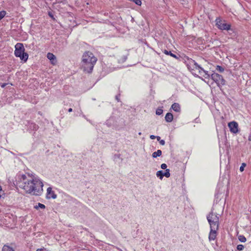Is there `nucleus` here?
<instances>
[{"instance_id":"9b49d317","label":"nucleus","mask_w":251,"mask_h":251,"mask_svg":"<svg viewBox=\"0 0 251 251\" xmlns=\"http://www.w3.org/2000/svg\"><path fill=\"white\" fill-rule=\"evenodd\" d=\"M195 60L192 59H188L186 65L190 71L194 70Z\"/></svg>"},{"instance_id":"412c9836","label":"nucleus","mask_w":251,"mask_h":251,"mask_svg":"<svg viewBox=\"0 0 251 251\" xmlns=\"http://www.w3.org/2000/svg\"><path fill=\"white\" fill-rule=\"evenodd\" d=\"M238 239L241 242H245L246 241V237L242 235H240L238 236Z\"/></svg>"},{"instance_id":"423d86ee","label":"nucleus","mask_w":251,"mask_h":251,"mask_svg":"<svg viewBox=\"0 0 251 251\" xmlns=\"http://www.w3.org/2000/svg\"><path fill=\"white\" fill-rule=\"evenodd\" d=\"M27 177L25 174H18L15 177V183L14 184L22 188L24 184L27 181Z\"/></svg>"},{"instance_id":"6e6552de","label":"nucleus","mask_w":251,"mask_h":251,"mask_svg":"<svg viewBox=\"0 0 251 251\" xmlns=\"http://www.w3.org/2000/svg\"><path fill=\"white\" fill-rule=\"evenodd\" d=\"M228 126L231 132L233 133H237L238 132V125L236 122L232 121L229 122L228 124Z\"/></svg>"},{"instance_id":"aec40b11","label":"nucleus","mask_w":251,"mask_h":251,"mask_svg":"<svg viewBox=\"0 0 251 251\" xmlns=\"http://www.w3.org/2000/svg\"><path fill=\"white\" fill-rule=\"evenodd\" d=\"M45 205L41 203H38V205H36L34 206V208L36 209H38L39 208H40L41 209H45Z\"/></svg>"},{"instance_id":"4468645a","label":"nucleus","mask_w":251,"mask_h":251,"mask_svg":"<svg viewBox=\"0 0 251 251\" xmlns=\"http://www.w3.org/2000/svg\"><path fill=\"white\" fill-rule=\"evenodd\" d=\"M171 108L176 112L180 111V106L178 103H174L172 105Z\"/></svg>"},{"instance_id":"20e7f679","label":"nucleus","mask_w":251,"mask_h":251,"mask_svg":"<svg viewBox=\"0 0 251 251\" xmlns=\"http://www.w3.org/2000/svg\"><path fill=\"white\" fill-rule=\"evenodd\" d=\"M206 218L210 227H216V229H219L220 225L219 217L216 213L213 212L212 209L207 215Z\"/></svg>"},{"instance_id":"dca6fc26","label":"nucleus","mask_w":251,"mask_h":251,"mask_svg":"<svg viewBox=\"0 0 251 251\" xmlns=\"http://www.w3.org/2000/svg\"><path fill=\"white\" fill-rule=\"evenodd\" d=\"M163 52L166 55H170L171 56L176 58V59H179V57L178 56H177L176 54L173 53L170 50H164Z\"/></svg>"},{"instance_id":"5701e85b","label":"nucleus","mask_w":251,"mask_h":251,"mask_svg":"<svg viewBox=\"0 0 251 251\" xmlns=\"http://www.w3.org/2000/svg\"><path fill=\"white\" fill-rule=\"evenodd\" d=\"M163 107L161 108H158L156 110V114L157 115H161L163 112V110L162 109Z\"/></svg>"},{"instance_id":"2f4dec72","label":"nucleus","mask_w":251,"mask_h":251,"mask_svg":"<svg viewBox=\"0 0 251 251\" xmlns=\"http://www.w3.org/2000/svg\"><path fill=\"white\" fill-rule=\"evenodd\" d=\"M120 157H121V154H115L114 155V160L117 159V158H120Z\"/></svg>"},{"instance_id":"f8f14e48","label":"nucleus","mask_w":251,"mask_h":251,"mask_svg":"<svg viewBox=\"0 0 251 251\" xmlns=\"http://www.w3.org/2000/svg\"><path fill=\"white\" fill-rule=\"evenodd\" d=\"M47 58L51 61L52 64H54V61L56 62V56L52 53L49 52L47 54Z\"/></svg>"},{"instance_id":"a18cd8bd","label":"nucleus","mask_w":251,"mask_h":251,"mask_svg":"<svg viewBox=\"0 0 251 251\" xmlns=\"http://www.w3.org/2000/svg\"><path fill=\"white\" fill-rule=\"evenodd\" d=\"M139 135H141V132H139Z\"/></svg>"},{"instance_id":"bb28decb","label":"nucleus","mask_w":251,"mask_h":251,"mask_svg":"<svg viewBox=\"0 0 251 251\" xmlns=\"http://www.w3.org/2000/svg\"><path fill=\"white\" fill-rule=\"evenodd\" d=\"M244 246L242 244L238 245L237 246V250L239 251H242L244 249Z\"/></svg>"},{"instance_id":"473e14b6","label":"nucleus","mask_w":251,"mask_h":251,"mask_svg":"<svg viewBox=\"0 0 251 251\" xmlns=\"http://www.w3.org/2000/svg\"><path fill=\"white\" fill-rule=\"evenodd\" d=\"M120 94H119L118 95H116L115 96V99L118 101H120Z\"/></svg>"},{"instance_id":"c9c22d12","label":"nucleus","mask_w":251,"mask_h":251,"mask_svg":"<svg viewBox=\"0 0 251 251\" xmlns=\"http://www.w3.org/2000/svg\"><path fill=\"white\" fill-rule=\"evenodd\" d=\"M66 1V0H58V3H65V1Z\"/></svg>"},{"instance_id":"393cba45","label":"nucleus","mask_w":251,"mask_h":251,"mask_svg":"<svg viewBox=\"0 0 251 251\" xmlns=\"http://www.w3.org/2000/svg\"><path fill=\"white\" fill-rule=\"evenodd\" d=\"M6 14V12L4 10L0 11V21L3 19Z\"/></svg>"},{"instance_id":"a878e982","label":"nucleus","mask_w":251,"mask_h":251,"mask_svg":"<svg viewBox=\"0 0 251 251\" xmlns=\"http://www.w3.org/2000/svg\"><path fill=\"white\" fill-rule=\"evenodd\" d=\"M204 73V75H203V76L205 78H210L211 77V75L209 74L208 73V72L207 71H203V72Z\"/></svg>"},{"instance_id":"7ed1b4c3","label":"nucleus","mask_w":251,"mask_h":251,"mask_svg":"<svg viewBox=\"0 0 251 251\" xmlns=\"http://www.w3.org/2000/svg\"><path fill=\"white\" fill-rule=\"evenodd\" d=\"M14 54L16 57H20L22 60L26 62L28 59V54L25 52V49L22 43H18L15 46Z\"/></svg>"},{"instance_id":"ea45409f","label":"nucleus","mask_w":251,"mask_h":251,"mask_svg":"<svg viewBox=\"0 0 251 251\" xmlns=\"http://www.w3.org/2000/svg\"><path fill=\"white\" fill-rule=\"evenodd\" d=\"M72 111H73V109H72V108H69V109H68V112H72Z\"/></svg>"},{"instance_id":"1a4fd4ad","label":"nucleus","mask_w":251,"mask_h":251,"mask_svg":"<svg viewBox=\"0 0 251 251\" xmlns=\"http://www.w3.org/2000/svg\"><path fill=\"white\" fill-rule=\"evenodd\" d=\"M219 229L216 227H210V231L209 234L208 239L210 241L214 240L217 236V231Z\"/></svg>"},{"instance_id":"c756f323","label":"nucleus","mask_w":251,"mask_h":251,"mask_svg":"<svg viewBox=\"0 0 251 251\" xmlns=\"http://www.w3.org/2000/svg\"><path fill=\"white\" fill-rule=\"evenodd\" d=\"M167 166L166 164L163 163L161 165V168L164 170L167 169Z\"/></svg>"},{"instance_id":"f704fd0d","label":"nucleus","mask_w":251,"mask_h":251,"mask_svg":"<svg viewBox=\"0 0 251 251\" xmlns=\"http://www.w3.org/2000/svg\"><path fill=\"white\" fill-rule=\"evenodd\" d=\"M159 143L161 145H165V142L164 140H160L159 141Z\"/></svg>"},{"instance_id":"72a5a7b5","label":"nucleus","mask_w":251,"mask_h":251,"mask_svg":"<svg viewBox=\"0 0 251 251\" xmlns=\"http://www.w3.org/2000/svg\"><path fill=\"white\" fill-rule=\"evenodd\" d=\"M197 70H199V72L200 74L201 73V72H203V71H204V69L202 68H201V66H200V68H198Z\"/></svg>"},{"instance_id":"9d476101","label":"nucleus","mask_w":251,"mask_h":251,"mask_svg":"<svg viewBox=\"0 0 251 251\" xmlns=\"http://www.w3.org/2000/svg\"><path fill=\"white\" fill-rule=\"evenodd\" d=\"M47 191L46 198L47 199H50L51 198L55 199L56 198L57 195L55 194L54 192L52 190L51 187L48 188Z\"/></svg>"},{"instance_id":"a19ab883","label":"nucleus","mask_w":251,"mask_h":251,"mask_svg":"<svg viewBox=\"0 0 251 251\" xmlns=\"http://www.w3.org/2000/svg\"><path fill=\"white\" fill-rule=\"evenodd\" d=\"M248 140L251 141V134H250L248 137Z\"/></svg>"},{"instance_id":"f257e3e1","label":"nucleus","mask_w":251,"mask_h":251,"mask_svg":"<svg viewBox=\"0 0 251 251\" xmlns=\"http://www.w3.org/2000/svg\"><path fill=\"white\" fill-rule=\"evenodd\" d=\"M43 183L40 180L31 177V179H27L22 189L27 193L40 196L43 192Z\"/></svg>"},{"instance_id":"2eb2a0df","label":"nucleus","mask_w":251,"mask_h":251,"mask_svg":"<svg viewBox=\"0 0 251 251\" xmlns=\"http://www.w3.org/2000/svg\"><path fill=\"white\" fill-rule=\"evenodd\" d=\"M165 121L168 123L171 122L173 120V115L171 113H167L165 117Z\"/></svg>"},{"instance_id":"a211bd4d","label":"nucleus","mask_w":251,"mask_h":251,"mask_svg":"<svg viewBox=\"0 0 251 251\" xmlns=\"http://www.w3.org/2000/svg\"><path fill=\"white\" fill-rule=\"evenodd\" d=\"M162 154V151L160 150H158L154 152L152 154L153 158H156L157 157L160 156Z\"/></svg>"},{"instance_id":"b1692460","label":"nucleus","mask_w":251,"mask_h":251,"mask_svg":"<svg viewBox=\"0 0 251 251\" xmlns=\"http://www.w3.org/2000/svg\"><path fill=\"white\" fill-rule=\"evenodd\" d=\"M164 176L169 177L170 176V170L166 169L165 172H163Z\"/></svg>"},{"instance_id":"cd10ccee","label":"nucleus","mask_w":251,"mask_h":251,"mask_svg":"<svg viewBox=\"0 0 251 251\" xmlns=\"http://www.w3.org/2000/svg\"><path fill=\"white\" fill-rule=\"evenodd\" d=\"M246 164L245 163H243L240 167V171L241 172H243L244 170V168L246 167Z\"/></svg>"},{"instance_id":"39448f33","label":"nucleus","mask_w":251,"mask_h":251,"mask_svg":"<svg viewBox=\"0 0 251 251\" xmlns=\"http://www.w3.org/2000/svg\"><path fill=\"white\" fill-rule=\"evenodd\" d=\"M211 78L216 83L217 86L220 88L222 86L226 84V80L224 79L223 76L218 73L215 72L213 73L211 75Z\"/></svg>"},{"instance_id":"4be33fe9","label":"nucleus","mask_w":251,"mask_h":251,"mask_svg":"<svg viewBox=\"0 0 251 251\" xmlns=\"http://www.w3.org/2000/svg\"><path fill=\"white\" fill-rule=\"evenodd\" d=\"M216 70L219 73H222L224 71V68L223 67L219 65H217L216 66Z\"/></svg>"},{"instance_id":"58836bf2","label":"nucleus","mask_w":251,"mask_h":251,"mask_svg":"<svg viewBox=\"0 0 251 251\" xmlns=\"http://www.w3.org/2000/svg\"><path fill=\"white\" fill-rule=\"evenodd\" d=\"M156 138L157 139V141L159 142L161 140V138L159 136H156Z\"/></svg>"},{"instance_id":"37998d69","label":"nucleus","mask_w":251,"mask_h":251,"mask_svg":"<svg viewBox=\"0 0 251 251\" xmlns=\"http://www.w3.org/2000/svg\"><path fill=\"white\" fill-rule=\"evenodd\" d=\"M228 32L230 34H231V32H233V30H232V31H228Z\"/></svg>"},{"instance_id":"ddd939ff","label":"nucleus","mask_w":251,"mask_h":251,"mask_svg":"<svg viewBox=\"0 0 251 251\" xmlns=\"http://www.w3.org/2000/svg\"><path fill=\"white\" fill-rule=\"evenodd\" d=\"M28 126H29V128L32 130L36 131L38 130L39 126L38 125H37L36 124L32 123V122H28Z\"/></svg>"},{"instance_id":"7c9ffc66","label":"nucleus","mask_w":251,"mask_h":251,"mask_svg":"<svg viewBox=\"0 0 251 251\" xmlns=\"http://www.w3.org/2000/svg\"><path fill=\"white\" fill-rule=\"evenodd\" d=\"M48 15L52 19H53V20H55V18L54 17V16H53V14L51 12H49Z\"/></svg>"},{"instance_id":"e433bc0d","label":"nucleus","mask_w":251,"mask_h":251,"mask_svg":"<svg viewBox=\"0 0 251 251\" xmlns=\"http://www.w3.org/2000/svg\"><path fill=\"white\" fill-rule=\"evenodd\" d=\"M7 83H2L1 85V87L2 88H4L6 85H7Z\"/></svg>"},{"instance_id":"c03bdc74","label":"nucleus","mask_w":251,"mask_h":251,"mask_svg":"<svg viewBox=\"0 0 251 251\" xmlns=\"http://www.w3.org/2000/svg\"><path fill=\"white\" fill-rule=\"evenodd\" d=\"M2 190L1 186L0 185V192H1Z\"/></svg>"},{"instance_id":"0eeeda50","label":"nucleus","mask_w":251,"mask_h":251,"mask_svg":"<svg viewBox=\"0 0 251 251\" xmlns=\"http://www.w3.org/2000/svg\"><path fill=\"white\" fill-rule=\"evenodd\" d=\"M216 25L221 30H226L227 31H232L231 28V25L227 23H223L220 18L216 19Z\"/></svg>"},{"instance_id":"c85d7f7f","label":"nucleus","mask_w":251,"mask_h":251,"mask_svg":"<svg viewBox=\"0 0 251 251\" xmlns=\"http://www.w3.org/2000/svg\"><path fill=\"white\" fill-rule=\"evenodd\" d=\"M198 68H200V66L198 65V64L195 61V65H194V70H197Z\"/></svg>"},{"instance_id":"f03ea898","label":"nucleus","mask_w":251,"mask_h":251,"mask_svg":"<svg viewBox=\"0 0 251 251\" xmlns=\"http://www.w3.org/2000/svg\"><path fill=\"white\" fill-rule=\"evenodd\" d=\"M97 61V58L92 52L86 51L82 56L81 69L83 72L90 74L92 72L94 65Z\"/></svg>"},{"instance_id":"4c0bfd02","label":"nucleus","mask_w":251,"mask_h":251,"mask_svg":"<svg viewBox=\"0 0 251 251\" xmlns=\"http://www.w3.org/2000/svg\"><path fill=\"white\" fill-rule=\"evenodd\" d=\"M150 138H151V139H154L156 138V136L153 135H151L150 136Z\"/></svg>"},{"instance_id":"6ab92c4d","label":"nucleus","mask_w":251,"mask_h":251,"mask_svg":"<svg viewBox=\"0 0 251 251\" xmlns=\"http://www.w3.org/2000/svg\"><path fill=\"white\" fill-rule=\"evenodd\" d=\"M156 176L159 178L161 180L162 179L164 176L163 171L162 170H160L157 172Z\"/></svg>"},{"instance_id":"f3484780","label":"nucleus","mask_w":251,"mask_h":251,"mask_svg":"<svg viewBox=\"0 0 251 251\" xmlns=\"http://www.w3.org/2000/svg\"><path fill=\"white\" fill-rule=\"evenodd\" d=\"M2 251H15V250L10 246L4 245L2 247Z\"/></svg>"},{"instance_id":"79ce46f5","label":"nucleus","mask_w":251,"mask_h":251,"mask_svg":"<svg viewBox=\"0 0 251 251\" xmlns=\"http://www.w3.org/2000/svg\"><path fill=\"white\" fill-rule=\"evenodd\" d=\"M36 251H43V249H38L36 250Z\"/></svg>"}]
</instances>
